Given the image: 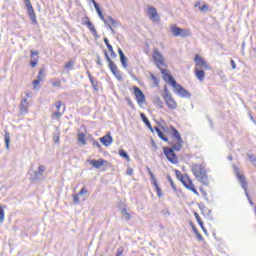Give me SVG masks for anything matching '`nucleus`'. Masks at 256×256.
Returning <instances> with one entry per match:
<instances>
[{
  "instance_id": "1",
  "label": "nucleus",
  "mask_w": 256,
  "mask_h": 256,
  "mask_svg": "<svg viewBox=\"0 0 256 256\" xmlns=\"http://www.w3.org/2000/svg\"><path fill=\"white\" fill-rule=\"evenodd\" d=\"M194 63H196L194 68V75L196 79L200 82L205 81V71H211V66L205 59L196 54L194 57Z\"/></svg>"
},
{
  "instance_id": "2",
  "label": "nucleus",
  "mask_w": 256,
  "mask_h": 256,
  "mask_svg": "<svg viewBox=\"0 0 256 256\" xmlns=\"http://www.w3.org/2000/svg\"><path fill=\"white\" fill-rule=\"evenodd\" d=\"M191 171L199 183H202V185H209V175L207 174V168H205V165L193 164L191 166Z\"/></svg>"
},
{
  "instance_id": "3",
  "label": "nucleus",
  "mask_w": 256,
  "mask_h": 256,
  "mask_svg": "<svg viewBox=\"0 0 256 256\" xmlns=\"http://www.w3.org/2000/svg\"><path fill=\"white\" fill-rule=\"evenodd\" d=\"M174 173L178 181H180V183H182V185L186 189L192 191L194 195H199V192L197 191V188H195V184H193V180L191 179V177H189V175L181 173V171H179L178 169H175Z\"/></svg>"
},
{
  "instance_id": "4",
  "label": "nucleus",
  "mask_w": 256,
  "mask_h": 256,
  "mask_svg": "<svg viewBox=\"0 0 256 256\" xmlns=\"http://www.w3.org/2000/svg\"><path fill=\"white\" fill-rule=\"evenodd\" d=\"M140 117L143 121V123L146 124V127H148V129L151 131V133H157L159 139H161L162 141H164L165 143H167L169 141V137L165 136V134H163V132H161V129H159V127H154L151 125V122L149 121V119H147V116H145V113H141Z\"/></svg>"
},
{
  "instance_id": "5",
  "label": "nucleus",
  "mask_w": 256,
  "mask_h": 256,
  "mask_svg": "<svg viewBox=\"0 0 256 256\" xmlns=\"http://www.w3.org/2000/svg\"><path fill=\"white\" fill-rule=\"evenodd\" d=\"M140 117L143 121V123L146 124V127H148V129L151 131V133H157L159 139H161L162 141H164L165 143H167L169 141V137L165 136V134H163V132H161V129H159V127H154L151 125V122L149 121V119H147V116H145V113H141Z\"/></svg>"
},
{
  "instance_id": "6",
  "label": "nucleus",
  "mask_w": 256,
  "mask_h": 256,
  "mask_svg": "<svg viewBox=\"0 0 256 256\" xmlns=\"http://www.w3.org/2000/svg\"><path fill=\"white\" fill-rule=\"evenodd\" d=\"M163 131H171L173 137L176 139V143L172 145L175 151H181V147H183V138H181V134H179V130L175 126H170L169 128L162 127Z\"/></svg>"
},
{
  "instance_id": "7",
  "label": "nucleus",
  "mask_w": 256,
  "mask_h": 256,
  "mask_svg": "<svg viewBox=\"0 0 256 256\" xmlns=\"http://www.w3.org/2000/svg\"><path fill=\"white\" fill-rule=\"evenodd\" d=\"M152 59H153L154 65H156L158 69L167 67V62L165 60V57L163 56V54H161V52H159L157 48L153 50Z\"/></svg>"
},
{
  "instance_id": "8",
  "label": "nucleus",
  "mask_w": 256,
  "mask_h": 256,
  "mask_svg": "<svg viewBox=\"0 0 256 256\" xmlns=\"http://www.w3.org/2000/svg\"><path fill=\"white\" fill-rule=\"evenodd\" d=\"M105 57L108 62V67L111 71V73L118 79V81H123V74H121V71H119V68L117 67V64L111 60V57H109V54L105 52Z\"/></svg>"
},
{
  "instance_id": "9",
  "label": "nucleus",
  "mask_w": 256,
  "mask_h": 256,
  "mask_svg": "<svg viewBox=\"0 0 256 256\" xmlns=\"http://www.w3.org/2000/svg\"><path fill=\"white\" fill-rule=\"evenodd\" d=\"M162 98L167 109H169V111H175V109H177L178 107L177 100H175V98L173 97V94H171L170 92H166L165 94L162 95Z\"/></svg>"
},
{
  "instance_id": "10",
  "label": "nucleus",
  "mask_w": 256,
  "mask_h": 256,
  "mask_svg": "<svg viewBox=\"0 0 256 256\" xmlns=\"http://www.w3.org/2000/svg\"><path fill=\"white\" fill-rule=\"evenodd\" d=\"M171 33L173 37H189L191 35V31L189 29H183L177 27V25L170 26Z\"/></svg>"
},
{
  "instance_id": "11",
  "label": "nucleus",
  "mask_w": 256,
  "mask_h": 256,
  "mask_svg": "<svg viewBox=\"0 0 256 256\" xmlns=\"http://www.w3.org/2000/svg\"><path fill=\"white\" fill-rule=\"evenodd\" d=\"M164 155L168 159L172 165H177L179 163V158L177 157V154H175V150L173 148L169 147H163Z\"/></svg>"
},
{
  "instance_id": "12",
  "label": "nucleus",
  "mask_w": 256,
  "mask_h": 256,
  "mask_svg": "<svg viewBox=\"0 0 256 256\" xmlns=\"http://www.w3.org/2000/svg\"><path fill=\"white\" fill-rule=\"evenodd\" d=\"M92 3L94 5V9H96L97 14L99 15L100 19L104 21V23H108V25H112V26L117 25V22L112 17H108V19L105 20V16L101 11V7H99V4H97L95 0H92Z\"/></svg>"
},
{
  "instance_id": "13",
  "label": "nucleus",
  "mask_w": 256,
  "mask_h": 256,
  "mask_svg": "<svg viewBox=\"0 0 256 256\" xmlns=\"http://www.w3.org/2000/svg\"><path fill=\"white\" fill-rule=\"evenodd\" d=\"M159 71H161V73L163 75L162 79L166 83H169V85H171V87H173V85H175L177 83L175 78H173V76L171 75V71H169V69H167V67H162L161 69H159Z\"/></svg>"
},
{
  "instance_id": "14",
  "label": "nucleus",
  "mask_w": 256,
  "mask_h": 256,
  "mask_svg": "<svg viewBox=\"0 0 256 256\" xmlns=\"http://www.w3.org/2000/svg\"><path fill=\"white\" fill-rule=\"evenodd\" d=\"M131 91H133V95L135 96L136 103H138V105H144L146 98L143 91L140 90V88L137 86H133L131 88Z\"/></svg>"
},
{
  "instance_id": "15",
  "label": "nucleus",
  "mask_w": 256,
  "mask_h": 256,
  "mask_svg": "<svg viewBox=\"0 0 256 256\" xmlns=\"http://www.w3.org/2000/svg\"><path fill=\"white\" fill-rule=\"evenodd\" d=\"M81 23L89 29L94 37H99V35L97 34V30L93 25V22H91V19L88 16L83 17Z\"/></svg>"
},
{
  "instance_id": "16",
  "label": "nucleus",
  "mask_w": 256,
  "mask_h": 256,
  "mask_svg": "<svg viewBox=\"0 0 256 256\" xmlns=\"http://www.w3.org/2000/svg\"><path fill=\"white\" fill-rule=\"evenodd\" d=\"M54 106H55L56 110L53 112L52 117H53V119L59 120L65 114V109H63L61 111V107H63V102L57 101V102H55Z\"/></svg>"
},
{
  "instance_id": "17",
  "label": "nucleus",
  "mask_w": 256,
  "mask_h": 256,
  "mask_svg": "<svg viewBox=\"0 0 256 256\" xmlns=\"http://www.w3.org/2000/svg\"><path fill=\"white\" fill-rule=\"evenodd\" d=\"M89 193V190L87 188L83 187L78 194L73 195V202L75 205H79L81 201H87V197H83V195H87ZM79 197H82L81 199Z\"/></svg>"
},
{
  "instance_id": "18",
  "label": "nucleus",
  "mask_w": 256,
  "mask_h": 256,
  "mask_svg": "<svg viewBox=\"0 0 256 256\" xmlns=\"http://www.w3.org/2000/svg\"><path fill=\"white\" fill-rule=\"evenodd\" d=\"M148 17L151 19V21H154L155 23H159L161 21V17L159 16V13L157 12V8L150 6L148 7Z\"/></svg>"
},
{
  "instance_id": "19",
  "label": "nucleus",
  "mask_w": 256,
  "mask_h": 256,
  "mask_svg": "<svg viewBox=\"0 0 256 256\" xmlns=\"http://www.w3.org/2000/svg\"><path fill=\"white\" fill-rule=\"evenodd\" d=\"M148 173L150 175L152 185L155 187V191H156L157 196L159 198L163 197V192L161 191V187H159V184H157V179L155 178V174H153L151 169H148Z\"/></svg>"
},
{
  "instance_id": "20",
  "label": "nucleus",
  "mask_w": 256,
  "mask_h": 256,
  "mask_svg": "<svg viewBox=\"0 0 256 256\" xmlns=\"http://www.w3.org/2000/svg\"><path fill=\"white\" fill-rule=\"evenodd\" d=\"M172 87L173 89H175L177 95H180V97H185L186 99H189V97H191V94L189 93V91L183 88V86L177 84V82Z\"/></svg>"
},
{
  "instance_id": "21",
  "label": "nucleus",
  "mask_w": 256,
  "mask_h": 256,
  "mask_svg": "<svg viewBox=\"0 0 256 256\" xmlns=\"http://www.w3.org/2000/svg\"><path fill=\"white\" fill-rule=\"evenodd\" d=\"M89 165H91L94 169H101L103 165H107V160L100 158L98 160H88Z\"/></svg>"
},
{
  "instance_id": "22",
  "label": "nucleus",
  "mask_w": 256,
  "mask_h": 256,
  "mask_svg": "<svg viewBox=\"0 0 256 256\" xmlns=\"http://www.w3.org/2000/svg\"><path fill=\"white\" fill-rule=\"evenodd\" d=\"M30 57L32 61H30V67L35 69L37 67V63H39V51H31Z\"/></svg>"
},
{
  "instance_id": "23",
  "label": "nucleus",
  "mask_w": 256,
  "mask_h": 256,
  "mask_svg": "<svg viewBox=\"0 0 256 256\" xmlns=\"http://www.w3.org/2000/svg\"><path fill=\"white\" fill-rule=\"evenodd\" d=\"M20 113L22 115H25V113H28L29 111V100H27V98H23L20 102Z\"/></svg>"
},
{
  "instance_id": "24",
  "label": "nucleus",
  "mask_w": 256,
  "mask_h": 256,
  "mask_svg": "<svg viewBox=\"0 0 256 256\" xmlns=\"http://www.w3.org/2000/svg\"><path fill=\"white\" fill-rule=\"evenodd\" d=\"M45 171H47V167H45V165H40L38 167V170L34 172V178L32 179V181H37L39 177L43 176Z\"/></svg>"
},
{
  "instance_id": "25",
  "label": "nucleus",
  "mask_w": 256,
  "mask_h": 256,
  "mask_svg": "<svg viewBox=\"0 0 256 256\" xmlns=\"http://www.w3.org/2000/svg\"><path fill=\"white\" fill-rule=\"evenodd\" d=\"M88 78H89V81H90L94 91H96V92L99 91V87H101V83L99 81H97V79L93 78L91 73H88Z\"/></svg>"
},
{
  "instance_id": "26",
  "label": "nucleus",
  "mask_w": 256,
  "mask_h": 256,
  "mask_svg": "<svg viewBox=\"0 0 256 256\" xmlns=\"http://www.w3.org/2000/svg\"><path fill=\"white\" fill-rule=\"evenodd\" d=\"M100 143L104 145V147H109L113 143V137L110 134L103 136L100 138Z\"/></svg>"
},
{
  "instance_id": "27",
  "label": "nucleus",
  "mask_w": 256,
  "mask_h": 256,
  "mask_svg": "<svg viewBox=\"0 0 256 256\" xmlns=\"http://www.w3.org/2000/svg\"><path fill=\"white\" fill-rule=\"evenodd\" d=\"M26 7H27L28 15L31 21H33L34 23H37V16L35 15V10L33 9V5L30 4L29 6H26Z\"/></svg>"
},
{
  "instance_id": "28",
  "label": "nucleus",
  "mask_w": 256,
  "mask_h": 256,
  "mask_svg": "<svg viewBox=\"0 0 256 256\" xmlns=\"http://www.w3.org/2000/svg\"><path fill=\"white\" fill-rule=\"evenodd\" d=\"M118 53L120 55V62L122 64V66L124 67V69H127V56H125V54L123 53V50H121V48L118 49Z\"/></svg>"
},
{
  "instance_id": "29",
  "label": "nucleus",
  "mask_w": 256,
  "mask_h": 256,
  "mask_svg": "<svg viewBox=\"0 0 256 256\" xmlns=\"http://www.w3.org/2000/svg\"><path fill=\"white\" fill-rule=\"evenodd\" d=\"M74 67H75V60H69L64 64L63 69H65L66 71H73Z\"/></svg>"
},
{
  "instance_id": "30",
  "label": "nucleus",
  "mask_w": 256,
  "mask_h": 256,
  "mask_svg": "<svg viewBox=\"0 0 256 256\" xmlns=\"http://www.w3.org/2000/svg\"><path fill=\"white\" fill-rule=\"evenodd\" d=\"M5 209H7V206L0 204V223H3V221H5Z\"/></svg>"
},
{
  "instance_id": "31",
  "label": "nucleus",
  "mask_w": 256,
  "mask_h": 256,
  "mask_svg": "<svg viewBox=\"0 0 256 256\" xmlns=\"http://www.w3.org/2000/svg\"><path fill=\"white\" fill-rule=\"evenodd\" d=\"M118 155H120V157H123V159H126V161L128 163H129V161H131L129 154H127V152H125V150H123V149L118 150Z\"/></svg>"
},
{
  "instance_id": "32",
  "label": "nucleus",
  "mask_w": 256,
  "mask_h": 256,
  "mask_svg": "<svg viewBox=\"0 0 256 256\" xmlns=\"http://www.w3.org/2000/svg\"><path fill=\"white\" fill-rule=\"evenodd\" d=\"M194 217H195L198 225L201 227V229H203V231H205V226H203V220H201V216H199V213L194 212Z\"/></svg>"
},
{
  "instance_id": "33",
  "label": "nucleus",
  "mask_w": 256,
  "mask_h": 256,
  "mask_svg": "<svg viewBox=\"0 0 256 256\" xmlns=\"http://www.w3.org/2000/svg\"><path fill=\"white\" fill-rule=\"evenodd\" d=\"M85 133H78V141L81 143V145H87V141Z\"/></svg>"
},
{
  "instance_id": "34",
  "label": "nucleus",
  "mask_w": 256,
  "mask_h": 256,
  "mask_svg": "<svg viewBox=\"0 0 256 256\" xmlns=\"http://www.w3.org/2000/svg\"><path fill=\"white\" fill-rule=\"evenodd\" d=\"M4 141L6 143V149H9V144L11 143V136H9L8 131H5Z\"/></svg>"
},
{
  "instance_id": "35",
  "label": "nucleus",
  "mask_w": 256,
  "mask_h": 256,
  "mask_svg": "<svg viewBox=\"0 0 256 256\" xmlns=\"http://www.w3.org/2000/svg\"><path fill=\"white\" fill-rule=\"evenodd\" d=\"M44 79H45V69L42 68V69L39 70L36 80L41 82Z\"/></svg>"
},
{
  "instance_id": "36",
  "label": "nucleus",
  "mask_w": 256,
  "mask_h": 256,
  "mask_svg": "<svg viewBox=\"0 0 256 256\" xmlns=\"http://www.w3.org/2000/svg\"><path fill=\"white\" fill-rule=\"evenodd\" d=\"M154 103L158 109H163V100H161V97H156Z\"/></svg>"
},
{
  "instance_id": "37",
  "label": "nucleus",
  "mask_w": 256,
  "mask_h": 256,
  "mask_svg": "<svg viewBox=\"0 0 256 256\" xmlns=\"http://www.w3.org/2000/svg\"><path fill=\"white\" fill-rule=\"evenodd\" d=\"M121 213L125 217L126 221H130L131 220V214L129 212H127V208H123L121 210Z\"/></svg>"
},
{
  "instance_id": "38",
  "label": "nucleus",
  "mask_w": 256,
  "mask_h": 256,
  "mask_svg": "<svg viewBox=\"0 0 256 256\" xmlns=\"http://www.w3.org/2000/svg\"><path fill=\"white\" fill-rule=\"evenodd\" d=\"M108 51H109V53H110L111 59H117V54H116L115 51L113 50V46H109Z\"/></svg>"
},
{
  "instance_id": "39",
  "label": "nucleus",
  "mask_w": 256,
  "mask_h": 256,
  "mask_svg": "<svg viewBox=\"0 0 256 256\" xmlns=\"http://www.w3.org/2000/svg\"><path fill=\"white\" fill-rule=\"evenodd\" d=\"M150 78L152 79L153 83L157 86L159 85V77L155 76L153 72L150 73Z\"/></svg>"
},
{
  "instance_id": "40",
  "label": "nucleus",
  "mask_w": 256,
  "mask_h": 256,
  "mask_svg": "<svg viewBox=\"0 0 256 256\" xmlns=\"http://www.w3.org/2000/svg\"><path fill=\"white\" fill-rule=\"evenodd\" d=\"M167 179H168V181H169V183H170V185H171L173 191H177V185H176L175 182L173 181V178H171V176H168Z\"/></svg>"
},
{
  "instance_id": "41",
  "label": "nucleus",
  "mask_w": 256,
  "mask_h": 256,
  "mask_svg": "<svg viewBox=\"0 0 256 256\" xmlns=\"http://www.w3.org/2000/svg\"><path fill=\"white\" fill-rule=\"evenodd\" d=\"M193 229H194V233L197 235L198 241H203V236L201 235V233H199V231H197L195 227H193Z\"/></svg>"
},
{
  "instance_id": "42",
  "label": "nucleus",
  "mask_w": 256,
  "mask_h": 256,
  "mask_svg": "<svg viewBox=\"0 0 256 256\" xmlns=\"http://www.w3.org/2000/svg\"><path fill=\"white\" fill-rule=\"evenodd\" d=\"M40 84H41V82H40V80H34L33 82H32V85H33V89H38V87H40Z\"/></svg>"
},
{
  "instance_id": "43",
  "label": "nucleus",
  "mask_w": 256,
  "mask_h": 256,
  "mask_svg": "<svg viewBox=\"0 0 256 256\" xmlns=\"http://www.w3.org/2000/svg\"><path fill=\"white\" fill-rule=\"evenodd\" d=\"M52 87H59L61 88V80L57 79L52 83Z\"/></svg>"
},
{
  "instance_id": "44",
  "label": "nucleus",
  "mask_w": 256,
  "mask_h": 256,
  "mask_svg": "<svg viewBox=\"0 0 256 256\" xmlns=\"http://www.w3.org/2000/svg\"><path fill=\"white\" fill-rule=\"evenodd\" d=\"M230 65H231L232 69H237V64L235 63V60H231Z\"/></svg>"
},
{
  "instance_id": "45",
  "label": "nucleus",
  "mask_w": 256,
  "mask_h": 256,
  "mask_svg": "<svg viewBox=\"0 0 256 256\" xmlns=\"http://www.w3.org/2000/svg\"><path fill=\"white\" fill-rule=\"evenodd\" d=\"M104 43H105L107 49H109V47H112L111 44L109 43V39L105 38Z\"/></svg>"
},
{
  "instance_id": "46",
  "label": "nucleus",
  "mask_w": 256,
  "mask_h": 256,
  "mask_svg": "<svg viewBox=\"0 0 256 256\" xmlns=\"http://www.w3.org/2000/svg\"><path fill=\"white\" fill-rule=\"evenodd\" d=\"M123 251H124L123 248H119V249L117 250L116 256H122V255H123Z\"/></svg>"
},
{
  "instance_id": "47",
  "label": "nucleus",
  "mask_w": 256,
  "mask_h": 256,
  "mask_svg": "<svg viewBox=\"0 0 256 256\" xmlns=\"http://www.w3.org/2000/svg\"><path fill=\"white\" fill-rule=\"evenodd\" d=\"M207 9H209V6H207V4H204L200 7V11H207Z\"/></svg>"
},
{
  "instance_id": "48",
  "label": "nucleus",
  "mask_w": 256,
  "mask_h": 256,
  "mask_svg": "<svg viewBox=\"0 0 256 256\" xmlns=\"http://www.w3.org/2000/svg\"><path fill=\"white\" fill-rule=\"evenodd\" d=\"M239 181H241V183H245V176L243 175H238Z\"/></svg>"
},
{
  "instance_id": "49",
  "label": "nucleus",
  "mask_w": 256,
  "mask_h": 256,
  "mask_svg": "<svg viewBox=\"0 0 256 256\" xmlns=\"http://www.w3.org/2000/svg\"><path fill=\"white\" fill-rule=\"evenodd\" d=\"M127 175H133V168H127Z\"/></svg>"
},
{
  "instance_id": "50",
  "label": "nucleus",
  "mask_w": 256,
  "mask_h": 256,
  "mask_svg": "<svg viewBox=\"0 0 256 256\" xmlns=\"http://www.w3.org/2000/svg\"><path fill=\"white\" fill-rule=\"evenodd\" d=\"M24 3L26 7H28L29 5H31V0H24Z\"/></svg>"
},
{
  "instance_id": "51",
  "label": "nucleus",
  "mask_w": 256,
  "mask_h": 256,
  "mask_svg": "<svg viewBox=\"0 0 256 256\" xmlns=\"http://www.w3.org/2000/svg\"><path fill=\"white\" fill-rule=\"evenodd\" d=\"M94 145H96V147H101V144H99V142L95 141Z\"/></svg>"
},
{
  "instance_id": "52",
  "label": "nucleus",
  "mask_w": 256,
  "mask_h": 256,
  "mask_svg": "<svg viewBox=\"0 0 256 256\" xmlns=\"http://www.w3.org/2000/svg\"><path fill=\"white\" fill-rule=\"evenodd\" d=\"M201 5V2H197L196 4H194V7H199Z\"/></svg>"
},
{
  "instance_id": "53",
  "label": "nucleus",
  "mask_w": 256,
  "mask_h": 256,
  "mask_svg": "<svg viewBox=\"0 0 256 256\" xmlns=\"http://www.w3.org/2000/svg\"><path fill=\"white\" fill-rule=\"evenodd\" d=\"M26 97H29V93L26 94Z\"/></svg>"
},
{
  "instance_id": "54",
  "label": "nucleus",
  "mask_w": 256,
  "mask_h": 256,
  "mask_svg": "<svg viewBox=\"0 0 256 256\" xmlns=\"http://www.w3.org/2000/svg\"><path fill=\"white\" fill-rule=\"evenodd\" d=\"M131 103H133V102H131V100H129V104L131 105Z\"/></svg>"
}]
</instances>
